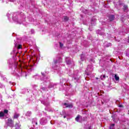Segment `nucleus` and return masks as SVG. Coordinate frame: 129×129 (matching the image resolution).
<instances>
[{
  "mask_svg": "<svg viewBox=\"0 0 129 129\" xmlns=\"http://www.w3.org/2000/svg\"><path fill=\"white\" fill-rule=\"evenodd\" d=\"M8 125H9V126H10V127H14V121L12 119H8Z\"/></svg>",
  "mask_w": 129,
  "mask_h": 129,
  "instance_id": "nucleus-1",
  "label": "nucleus"
},
{
  "mask_svg": "<svg viewBox=\"0 0 129 129\" xmlns=\"http://www.w3.org/2000/svg\"><path fill=\"white\" fill-rule=\"evenodd\" d=\"M63 105H64L65 107H66V108H67V107H69V108H73V104H72V103L68 104L67 103H64L63 104Z\"/></svg>",
  "mask_w": 129,
  "mask_h": 129,
  "instance_id": "nucleus-2",
  "label": "nucleus"
},
{
  "mask_svg": "<svg viewBox=\"0 0 129 129\" xmlns=\"http://www.w3.org/2000/svg\"><path fill=\"white\" fill-rule=\"evenodd\" d=\"M40 123L42 125H44V124H46V123L47 122V119L43 118L40 120Z\"/></svg>",
  "mask_w": 129,
  "mask_h": 129,
  "instance_id": "nucleus-3",
  "label": "nucleus"
},
{
  "mask_svg": "<svg viewBox=\"0 0 129 129\" xmlns=\"http://www.w3.org/2000/svg\"><path fill=\"white\" fill-rule=\"evenodd\" d=\"M76 120L77 121H78L79 122H80L82 120V116H80V115H78L76 118Z\"/></svg>",
  "mask_w": 129,
  "mask_h": 129,
  "instance_id": "nucleus-4",
  "label": "nucleus"
},
{
  "mask_svg": "<svg viewBox=\"0 0 129 129\" xmlns=\"http://www.w3.org/2000/svg\"><path fill=\"white\" fill-rule=\"evenodd\" d=\"M114 15H110L109 17V20L110 22H112V21H113V20H114Z\"/></svg>",
  "mask_w": 129,
  "mask_h": 129,
  "instance_id": "nucleus-5",
  "label": "nucleus"
},
{
  "mask_svg": "<svg viewBox=\"0 0 129 129\" xmlns=\"http://www.w3.org/2000/svg\"><path fill=\"white\" fill-rule=\"evenodd\" d=\"M123 10L124 12H127V10H128V8L127 7V5H124Z\"/></svg>",
  "mask_w": 129,
  "mask_h": 129,
  "instance_id": "nucleus-6",
  "label": "nucleus"
},
{
  "mask_svg": "<svg viewBox=\"0 0 129 129\" xmlns=\"http://www.w3.org/2000/svg\"><path fill=\"white\" fill-rule=\"evenodd\" d=\"M69 20V17H67V16H64L63 17V21L64 22H68V21Z\"/></svg>",
  "mask_w": 129,
  "mask_h": 129,
  "instance_id": "nucleus-7",
  "label": "nucleus"
},
{
  "mask_svg": "<svg viewBox=\"0 0 129 129\" xmlns=\"http://www.w3.org/2000/svg\"><path fill=\"white\" fill-rule=\"evenodd\" d=\"M31 114H32V112L30 111H28L26 113V116H31Z\"/></svg>",
  "mask_w": 129,
  "mask_h": 129,
  "instance_id": "nucleus-8",
  "label": "nucleus"
},
{
  "mask_svg": "<svg viewBox=\"0 0 129 129\" xmlns=\"http://www.w3.org/2000/svg\"><path fill=\"white\" fill-rule=\"evenodd\" d=\"M20 116V114L15 113L14 116V118H18Z\"/></svg>",
  "mask_w": 129,
  "mask_h": 129,
  "instance_id": "nucleus-9",
  "label": "nucleus"
},
{
  "mask_svg": "<svg viewBox=\"0 0 129 129\" xmlns=\"http://www.w3.org/2000/svg\"><path fill=\"white\" fill-rule=\"evenodd\" d=\"M5 116V113L3 111L0 112V117H4Z\"/></svg>",
  "mask_w": 129,
  "mask_h": 129,
  "instance_id": "nucleus-10",
  "label": "nucleus"
},
{
  "mask_svg": "<svg viewBox=\"0 0 129 129\" xmlns=\"http://www.w3.org/2000/svg\"><path fill=\"white\" fill-rule=\"evenodd\" d=\"M115 79L116 80V81H118L119 80V77L117 76L116 75H115Z\"/></svg>",
  "mask_w": 129,
  "mask_h": 129,
  "instance_id": "nucleus-11",
  "label": "nucleus"
},
{
  "mask_svg": "<svg viewBox=\"0 0 129 129\" xmlns=\"http://www.w3.org/2000/svg\"><path fill=\"white\" fill-rule=\"evenodd\" d=\"M66 62H67V63L68 64V65H70V64H71V60H68L67 59Z\"/></svg>",
  "mask_w": 129,
  "mask_h": 129,
  "instance_id": "nucleus-12",
  "label": "nucleus"
},
{
  "mask_svg": "<svg viewBox=\"0 0 129 129\" xmlns=\"http://www.w3.org/2000/svg\"><path fill=\"white\" fill-rule=\"evenodd\" d=\"M100 78L101 80H104V79H105V75H103V77L102 76H101Z\"/></svg>",
  "mask_w": 129,
  "mask_h": 129,
  "instance_id": "nucleus-13",
  "label": "nucleus"
},
{
  "mask_svg": "<svg viewBox=\"0 0 129 129\" xmlns=\"http://www.w3.org/2000/svg\"><path fill=\"white\" fill-rule=\"evenodd\" d=\"M114 125H115L114 123L111 124L110 126V129H113Z\"/></svg>",
  "mask_w": 129,
  "mask_h": 129,
  "instance_id": "nucleus-14",
  "label": "nucleus"
},
{
  "mask_svg": "<svg viewBox=\"0 0 129 129\" xmlns=\"http://www.w3.org/2000/svg\"><path fill=\"white\" fill-rule=\"evenodd\" d=\"M8 112H9V110H8L7 109L4 110V113H5L6 114H7L8 113Z\"/></svg>",
  "mask_w": 129,
  "mask_h": 129,
  "instance_id": "nucleus-15",
  "label": "nucleus"
},
{
  "mask_svg": "<svg viewBox=\"0 0 129 129\" xmlns=\"http://www.w3.org/2000/svg\"><path fill=\"white\" fill-rule=\"evenodd\" d=\"M41 74H42V75L43 78H45V79L47 78L46 77V75H45V74H44V73H41Z\"/></svg>",
  "mask_w": 129,
  "mask_h": 129,
  "instance_id": "nucleus-16",
  "label": "nucleus"
},
{
  "mask_svg": "<svg viewBox=\"0 0 129 129\" xmlns=\"http://www.w3.org/2000/svg\"><path fill=\"white\" fill-rule=\"evenodd\" d=\"M17 48L18 49H22V45H18V46H17Z\"/></svg>",
  "mask_w": 129,
  "mask_h": 129,
  "instance_id": "nucleus-17",
  "label": "nucleus"
},
{
  "mask_svg": "<svg viewBox=\"0 0 129 129\" xmlns=\"http://www.w3.org/2000/svg\"><path fill=\"white\" fill-rule=\"evenodd\" d=\"M59 45H60V48H62V47H63V44L62 43L59 42Z\"/></svg>",
  "mask_w": 129,
  "mask_h": 129,
  "instance_id": "nucleus-18",
  "label": "nucleus"
},
{
  "mask_svg": "<svg viewBox=\"0 0 129 129\" xmlns=\"http://www.w3.org/2000/svg\"><path fill=\"white\" fill-rule=\"evenodd\" d=\"M54 63H55V64H57V63H58V60H54Z\"/></svg>",
  "mask_w": 129,
  "mask_h": 129,
  "instance_id": "nucleus-19",
  "label": "nucleus"
},
{
  "mask_svg": "<svg viewBox=\"0 0 129 129\" xmlns=\"http://www.w3.org/2000/svg\"><path fill=\"white\" fill-rule=\"evenodd\" d=\"M31 33H32V34H34V33H35V31H34V30H33V29H32V30H31Z\"/></svg>",
  "mask_w": 129,
  "mask_h": 129,
  "instance_id": "nucleus-20",
  "label": "nucleus"
},
{
  "mask_svg": "<svg viewBox=\"0 0 129 129\" xmlns=\"http://www.w3.org/2000/svg\"><path fill=\"white\" fill-rule=\"evenodd\" d=\"M41 89H42V90H46V88H42Z\"/></svg>",
  "mask_w": 129,
  "mask_h": 129,
  "instance_id": "nucleus-21",
  "label": "nucleus"
},
{
  "mask_svg": "<svg viewBox=\"0 0 129 129\" xmlns=\"http://www.w3.org/2000/svg\"><path fill=\"white\" fill-rule=\"evenodd\" d=\"M119 107H123V106L121 105H119Z\"/></svg>",
  "mask_w": 129,
  "mask_h": 129,
  "instance_id": "nucleus-22",
  "label": "nucleus"
},
{
  "mask_svg": "<svg viewBox=\"0 0 129 129\" xmlns=\"http://www.w3.org/2000/svg\"><path fill=\"white\" fill-rule=\"evenodd\" d=\"M1 98H3V96L0 94V99H1Z\"/></svg>",
  "mask_w": 129,
  "mask_h": 129,
  "instance_id": "nucleus-23",
  "label": "nucleus"
},
{
  "mask_svg": "<svg viewBox=\"0 0 129 129\" xmlns=\"http://www.w3.org/2000/svg\"><path fill=\"white\" fill-rule=\"evenodd\" d=\"M112 117L113 118V120H114V118H113V115H112Z\"/></svg>",
  "mask_w": 129,
  "mask_h": 129,
  "instance_id": "nucleus-24",
  "label": "nucleus"
},
{
  "mask_svg": "<svg viewBox=\"0 0 129 129\" xmlns=\"http://www.w3.org/2000/svg\"><path fill=\"white\" fill-rule=\"evenodd\" d=\"M119 4L120 6H121V5H122V3H120Z\"/></svg>",
  "mask_w": 129,
  "mask_h": 129,
  "instance_id": "nucleus-25",
  "label": "nucleus"
},
{
  "mask_svg": "<svg viewBox=\"0 0 129 129\" xmlns=\"http://www.w3.org/2000/svg\"><path fill=\"white\" fill-rule=\"evenodd\" d=\"M66 118V115L63 116V118Z\"/></svg>",
  "mask_w": 129,
  "mask_h": 129,
  "instance_id": "nucleus-26",
  "label": "nucleus"
},
{
  "mask_svg": "<svg viewBox=\"0 0 129 129\" xmlns=\"http://www.w3.org/2000/svg\"><path fill=\"white\" fill-rule=\"evenodd\" d=\"M35 124H36V125L38 124V122H36L35 123Z\"/></svg>",
  "mask_w": 129,
  "mask_h": 129,
  "instance_id": "nucleus-27",
  "label": "nucleus"
},
{
  "mask_svg": "<svg viewBox=\"0 0 129 129\" xmlns=\"http://www.w3.org/2000/svg\"><path fill=\"white\" fill-rule=\"evenodd\" d=\"M89 129H92V128H91V127H89Z\"/></svg>",
  "mask_w": 129,
  "mask_h": 129,
  "instance_id": "nucleus-28",
  "label": "nucleus"
},
{
  "mask_svg": "<svg viewBox=\"0 0 129 129\" xmlns=\"http://www.w3.org/2000/svg\"><path fill=\"white\" fill-rule=\"evenodd\" d=\"M96 79H98V78H96Z\"/></svg>",
  "mask_w": 129,
  "mask_h": 129,
  "instance_id": "nucleus-29",
  "label": "nucleus"
}]
</instances>
